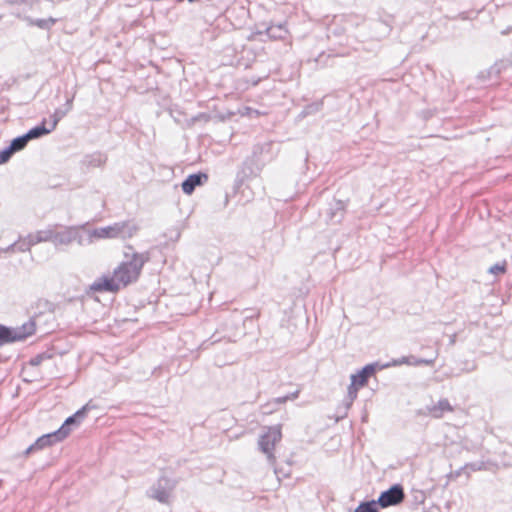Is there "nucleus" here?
I'll list each match as a JSON object with an SVG mask.
<instances>
[{
	"label": "nucleus",
	"instance_id": "nucleus-1",
	"mask_svg": "<svg viewBox=\"0 0 512 512\" xmlns=\"http://www.w3.org/2000/svg\"><path fill=\"white\" fill-rule=\"evenodd\" d=\"M126 260L115 268L112 276L97 278L88 289L89 292H117L122 287L138 280L143 266L150 260L149 252H135L132 246H127Z\"/></svg>",
	"mask_w": 512,
	"mask_h": 512
},
{
	"label": "nucleus",
	"instance_id": "nucleus-2",
	"mask_svg": "<svg viewBox=\"0 0 512 512\" xmlns=\"http://www.w3.org/2000/svg\"><path fill=\"white\" fill-rule=\"evenodd\" d=\"M94 408H96V405L92 404V401H89L73 415L69 416L59 429L38 437L36 441L27 448H45L46 446H51L62 441L72 430L76 429L82 423L87 413Z\"/></svg>",
	"mask_w": 512,
	"mask_h": 512
},
{
	"label": "nucleus",
	"instance_id": "nucleus-3",
	"mask_svg": "<svg viewBox=\"0 0 512 512\" xmlns=\"http://www.w3.org/2000/svg\"><path fill=\"white\" fill-rule=\"evenodd\" d=\"M94 408H96V405L92 404V401H89L73 415L69 416L59 429L38 437L36 441L27 448H45L46 446H51L62 441L72 430L76 429L82 423L87 413Z\"/></svg>",
	"mask_w": 512,
	"mask_h": 512
},
{
	"label": "nucleus",
	"instance_id": "nucleus-4",
	"mask_svg": "<svg viewBox=\"0 0 512 512\" xmlns=\"http://www.w3.org/2000/svg\"><path fill=\"white\" fill-rule=\"evenodd\" d=\"M139 230V226L133 220L115 222L106 227H100L92 230L91 236L98 239H129L132 238Z\"/></svg>",
	"mask_w": 512,
	"mask_h": 512
},
{
	"label": "nucleus",
	"instance_id": "nucleus-5",
	"mask_svg": "<svg viewBox=\"0 0 512 512\" xmlns=\"http://www.w3.org/2000/svg\"><path fill=\"white\" fill-rule=\"evenodd\" d=\"M36 330L35 322L30 319L21 326L8 327L0 324V347L5 344L24 341Z\"/></svg>",
	"mask_w": 512,
	"mask_h": 512
},
{
	"label": "nucleus",
	"instance_id": "nucleus-6",
	"mask_svg": "<svg viewBox=\"0 0 512 512\" xmlns=\"http://www.w3.org/2000/svg\"><path fill=\"white\" fill-rule=\"evenodd\" d=\"M273 146L274 144L272 142H264L261 144H256L253 147L252 158L255 168L247 167L249 169V173H246L245 170H243L245 176H256L261 171L262 167L275 157Z\"/></svg>",
	"mask_w": 512,
	"mask_h": 512
},
{
	"label": "nucleus",
	"instance_id": "nucleus-7",
	"mask_svg": "<svg viewBox=\"0 0 512 512\" xmlns=\"http://www.w3.org/2000/svg\"><path fill=\"white\" fill-rule=\"evenodd\" d=\"M405 498L404 488L401 484L396 483L390 486L387 490L380 493L377 504L381 508L396 506L400 504Z\"/></svg>",
	"mask_w": 512,
	"mask_h": 512
},
{
	"label": "nucleus",
	"instance_id": "nucleus-8",
	"mask_svg": "<svg viewBox=\"0 0 512 512\" xmlns=\"http://www.w3.org/2000/svg\"><path fill=\"white\" fill-rule=\"evenodd\" d=\"M174 488V483L167 477H160L158 481L147 491L148 497L157 500L162 504L169 501L170 493Z\"/></svg>",
	"mask_w": 512,
	"mask_h": 512
},
{
	"label": "nucleus",
	"instance_id": "nucleus-9",
	"mask_svg": "<svg viewBox=\"0 0 512 512\" xmlns=\"http://www.w3.org/2000/svg\"><path fill=\"white\" fill-rule=\"evenodd\" d=\"M51 242L55 245V247L59 246H68L72 242L77 241L79 244L82 242V236L79 233L77 227H65L61 231H56L51 228Z\"/></svg>",
	"mask_w": 512,
	"mask_h": 512
},
{
	"label": "nucleus",
	"instance_id": "nucleus-10",
	"mask_svg": "<svg viewBox=\"0 0 512 512\" xmlns=\"http://www.w3.org/2000/svg\"><path fill=\"white\" fill-rule=\"evenodd\" d=\"M281 438V425L265 427L259 436V448H274Z\"/></svg>",
	"mask_w": 512,
	"mask_h": 512
},
{
	"label": "nucleus",
	"instance_id": "nucleus-11",
	"mask_svg": "<svg viewBox=\"0 0 512 512\" xmlns=\"http://www.w3.org/2000/svg\"><path fill=\"white\" fill-rule=\"evenodd\" d=\"M509 464L502 461L501 463L492 460L490 458H482L481 460L467 463L464 468L470 469L471 471H489L495 473L501 466L506 467Z\"/></svg>",
	"mask_w": 512,
	"mask_h": 512
},
{
	"label": "nucleus",
	"instance_id": "nucleus-12",
	"mask_svg": "<svg viewBox=\"0 0 512 512\" xmlns=\"http://www.w3.org/2000/svg\"><path fill=\"white\" fill-rule=\"evenodd\" d=\"M346 205L342 200L334 199L329 203L326 210V220L331 224H338L342 221L345 214Z\"/></svg>",
	"mask_w": 512,
	"mask_h": 512
},
{
	"label": "nucleus",
	"instance_id": "nucleus-13",
	"mask_svg": "<svg viewBox=\"0 0 512 512\" xmlns=\"http://www.w3.org/2000/svg\"><path fill=\"white\" fill-rule=\"evenodd\" d=\"M436 358H437V355H434L433 357H431L429 359L418 358L413 355L403 356L399 359H394L390 364H387L386 367L399 366V365H403V364L410 365V366H420V365L431 366L434 364Z\"/></svg>",
	"mask_w": 512,
	"mask_h": 512
},
{
	"label": "nucleus",
	"instance_id": "nucleus-14",
	"mask_svg": "<svg viewBox=\"0 0 512 512\" xmlns=\"http://www.w3.org/2000/svg\"><path fill=\"white\" fill-rule=\"evenodd\" d=\"M378 368L379 365L377 363L367 364L356 374L351 375V381L360 387H364L369 378L375 374Z\"/></svg>",
	"mask_w": 512,
	"mask_h": 512
},
{
	"label": "nucleus",
	"instance_id": "nucleus-15",
	"mask_svg": "<svg viewBox=\"0 0 512 512\" xmlns=\"http://www.w3.org/2000/svg\"><path fill=\"white\" fill-rule=\"evenodd\" d=\"M207 178V175L204 173L189 175L181 184L183 192L187 195L192 194L195 188L202 185Z\"/></svg>",
	"mask_w": 512,
	"mask_h": 512
},
{
	"label": "nucleus",
	"instance_id": "nucleus-16",
	"mask_svg": "<svg viewBox=\"0 0 512 512\" xmlns=\"http://www.w3.org/2000/svg\"><path fill=\"white\" fill-rule=\"evenodd\" d=\"M74 97H75V93L72 96L67 97L66 103L64 104L63 107L57 108L54 111L53 115L51 116V118H52L51 129H55L58 122L72 110Z\"/></svg>",
	"mask_w": 512,
	"mask_h": 512
},
{
	"label": "nucleus",
	"instance_id": "nucleus-17",
	"mask_svg": "<svg viewBox=\"0 0 512 512\" xmlns=\"http://www.w3.org/2000/svg\"><path fill=\"white\" fill-rule=\"evenodd\" d=\"M258 33L263 34V31H259ZM264 33L270 39L280 40V39L286 38V36L288 34V30L283 23H280V24L270 25V26L266 27Z\"/></svg>",
	"mask_w": 512,
	"mask_h": 512
},
{
	"label": "nucleus",
	"instance_id": "nucleus-18",
	"mask_svg": "<svg viewBox=\"0 0 512 512\" xmlns=\"http://www.w3.org/2000/svg\"><path fill=\"white\" fill-rule=\"evenodd\" d=\"M453 410L451 404L447 399H440L437 404L429 408L430 414L435 418H441L445 412Z\"/></svg>",
	"mask_w": 512,
	"mask_h": 512
},
{
	"label": "nucleus",
	"instance_id": "nucleus-19",
	"mask_svg": "<svg viewBox=\"0 0 512 512\" xmlns=\"http://www.w3.org/2000/svg\"><path fill=\"white\" fill-rule=\"evenodd\" d=\"M107 161V156L101 152H95L84 157L83 163L87 167H101Z\"/></svg>",
	"mask_w": 512,
	"mask_h": 512
},
{
	"label": "nucleus",
	"instance_id": "nucleus-20",
	"mask_svg": "<svg viewBox=\"0 0 512 512\" xmlns=\"http://www.w3.org/2000/svg\"><path fill=\"white\" fill-rule=\"evenodd\" d=\"M261 451L266 455V458H267L268 462L271 465L274 466V472L277 475L281 474L284 477H289L290 476V474H291L290 469H285L284 467H282V466H280L279 464L276 463V457H275V454H274L275 450L265 449V450H261Z\"/></svg>",
	"mask_w": 512,
	"mask_h": 512
},
{
	"label": "nucleus",
	"instance_id": "nucleus-21",
	"mask_svg": "<svg viewBox=\"0 0 512 512\" xmlns=\"http://www.w3.org/2000/svg\"><path fill=\"white\" fill-rule=\"evenodd\" d=\"M53 130L54 129H51V126L49 128H47L45 126V120H43L40 125H37V126L31 128L25 134H26L28 140L30 141V140H33V139L41 138V137L49 134Z\"/></svg>",
	"mask_w": 512,
	"mask_h": 512
},
{
	"label": "nucleus",
	"instance_id": "nucleus-22",
	"mask_svg": "<svg viewBox=\"0 0 512 512\" xmlns=\"http://www.w3.org/2000/svg\"><path fill=\"white\" fill-rule=\"evenodd\" d=\"M51 237V228H47L27 235V240H30V244L36 245L41 242H51Z\"/></svg>",
	"mask_w": 512,
	"mask_h": 512
},
{
	"label": "nucleus",
	"instance_id": "nucleus-23",
	"mask_svg": "<svg viewBox=\"0 0 512 512\" xmlns=\"http://www.w3.org/2000/svg\"><path fill=\"white\" fill-rule=\"evenodd\" d=\"M26 21L28 22V25L30 26H36L40 29L49 30L52 28L53 25L57 22V19L53 17H49L46 19H33L31 17H27Z\"/></svg>",
	"mask_w": 512,
	"mask_h": 512
},
{
	"label": "nucleus",
	"instance_id": "nucleus-24",
	"mask_svg": "<svg viewBox=\"0 0 512 512\" xmlns=\"http://www.w3.org/2000/svg\"><path fill=\"white\" fill-rule=\"evenodd\" d=\"M360 386L353 383L351 381V384L348 387L347 396L344 399V415L347 413L348 409L351 407L353 401L357 398L358 390Z\"/></svg>",
	"mask_w": 512,
	"mask_h": 512
},
{
	"label": "nucleus",
	"instance_id": "nucleus-25",
	"mask_svg": "<svg viewBox=\"0 0 512 512\" xmlns=\"http://www.w3.org/2000/svg\"><path fill=\"white\" fill-rule=\"evenodd\" d=\"M354 512H379V505L375 500L362 501Z\"/></svg>",
	"mask_w": 512,
	"mask_h": 512
},
{
	"label": "nucleus",
	"instance_id": "nucleus-26",
	"mask_svg": "<svg viewBox=\"0 0 512 512\" xmlns=\"http://www.w3.org/2000/svg\"><path fill=\"white\" fill-rule=\"evenodd\" d=\"M28 142H29V140H28L26 134H23V135H20V136L14 138L10 142V146L12 147L13 151L16 153V152L23 150L27 146Z\"/></svg>",
	"mask_w": 512,
	"mask_h": 512
},
{
	"label": "nucleus",
	"instance_id": "nucleus-27",
	"mask_svg": "<svg viewBox=\"0 0 512 512\" xmlns=\"http://www.w3.org/2000/svg\"><path fill=\"white\" fill-rule=\"evenodd\" d=\"M511 65V62L508 60H501L496 62L493 66H491L488 70V74L490 76H498L503 70L507 69Z\"/></svg>",
	"mask_w": 512,
	"mask_h": 512
},
{
	"label": "nucleus",
	"instance_id": "nucleus-28",
	"mask_svg": "<svg viewBox=\"0 0 512 512\" xmlns=\"http://www.w3.org/2000/svg\"><path fill=\"white\" fill-rule=\"evenodd\" d=\"M488 271L494 275L504 274L506 272V261L498 262L492 265Z\"/></svg>",
	"mask_w": 512,
	"mask_h": 512
},
{
	"label": "nucleus",
	"instance_id": "nucleus-29",
	"mask_svg": "<svg viewBox=\"0 0 512 512\" xmlns=\"http://www.w3.org/2000/svg\"><path fill=\"white\" fill-rule=\"evenodd\" d=\"M13 154H15V152L13 151L10 145L4 148L2 151H0V164L8 162L13 156Z\"/></svg>",
	"mask_w": 512,
	"mask_h": 512
},
{
	"label": "nucleus",
	"instance_id": "nucleus-30",
	"mask_svg": "<svg viewBox=\"0 0 512 512\" xmlns=\"http://www.w3.org/2000/svg\"><path fill=\"white\" fill-rule=\"evenodd\" d=\"M17 242L18 245L16 246V250L19 252H26L30 250L31 246H33L32 244H30V240H27V237H25L24 239L20 238Z\"/></svg>",
	"mask_w": 512,
	"mask_h": 512
},
{
	"label": "nucleus",
	"instance_id": "nucleus-31",
	"mask_svg": "<svg viewBox=\"0 0 512 512\" xmlns=\"http://www.w3.org/2000/svg\"><path fill=\"white\" fill-rule=\"evenodd\" d=\"M50 356H48L47 354L43 353V354H38L36 356H34L33 358L30 359L29 363L30 365L32 366H38L42 363V361L44 359H47L49 358Z\"/></svg>",
	"mask_w": 512,
	"mask_h": 512
},
{
	"label": "nucleus",
	"instance_id": "nucleus-32",
	"mask_svg": "<svg viewBox=\"0 0 512 512\" xmlns=\"http://www.w3.org/2000/svg\"><path fill=\"white\" fill-rule=\"evenodd\" d=\"M287 401L288 400H287L286 395H285V396H282V397H276V398L272 399V401L269 404L281 405V404L286 403Z\"/></svg>",
	"mask_w": 512,
	"mask_h": 512
},
{
	"label": "nucleus",
	"instance_id": "nucleus-33",
	"mask_svg": "<svg viewBox=\"0 0 512 512\" xmlns=\"http://www.w3.org/2000/svg\"><path fill=\"white\" fill-rule=\"evenodd\" d=\"M17 245H18V242H14L11 245H9L8 247H6L5 249H3L2 251L5 253L14 252V251H16Z\"/></svg>",
	"mask_w": 512,
	"mask_h": 512
},
{
	"label": "nucleus",
	"instance_id": "nucleus-34",
	"mask_svg": "<svg viewBox=\"0 0 512 512\" xmlns=\"http://www.w3.org/2000/svg\"><path fill=\"white\" fill-rule=\"evenodd\" d=\"M299 394H300V390L297 389L296 391L286 395V398H287V400H295L299 397Z\"/></svg>",
	"mask_w": 512,
	"mask_h": 512
},
{
	"label": "nucleus",
	"instance_id": "nucleus-35",
	"mask_svg": "<svg viewBox=\"0 0 512 512\" xmlns=\"http://www.w3.org/2000/svg\"><path fill=\"white\" fill-rule=\"evenodd\" d=\"M321 105H322L321 103H317V104L308 106L307 109L309 112L313 111V110H319Z\"/></svg>",
	"mask_w": 512,
	"mask_h": 512
},
{
	"label": "nucleus",
	"instance_id": "nucleus-36",
	"mask_svg": "<svg viewBox=\"0 0 512 512\" xmlns=\"http://www.w3.org/2000/svg\"><path fill=\"white\" fill-rule=\"evenodd\" d=\"M511 31H512V26H511V27L506 28V29H505V30H503L501 33H502L503 35H507V34H509Z\"/></svg>",
	"mask_w": 512,
	"mask_h": 512
},
{
	"label": "nucleus",
	"instance_id": "nucleus-37",
	"mask_svg": "<svg viewBox=\"0 0 512 512\" xmlns=\"http://www.w3.org/2000/svg\"><path fill=\"white\" fill-rule=\"evenodd\" d=\"M20 3H27L29 5H33L34 1L33 0H19Z\"/></svg>",
	"mask_w": 512,
	"mask_h": 512
},
{
	"label": "nucleus",
	"instance_id": "nucleus-38",
	"mask_svg": "<svg viewBox=\"0 0 512 512\" xmlns=\"http://www.w3.org/2000/svg\"><path fill=\"white\" fill-rule=\"evenodd\" d=\"M33 451H34V450H24L23 455H24L25 457H28V456L31 454V452H33Z\"/></svg>",
	"mask_w": 512,
	"mask_h": 512
},
{
	"label": "nucleus",
	"instance_id": "nucleus-39",
	"mask_svg": "<svg viewBox=\"0 0 512 512\" xmlns=\"http://www.w3.org/2000/svg\"><path fill=\"white\" fill-rule=\"evenodd\" d=\"M10 4H19V0H7Z\"/></svg>",
	"mask_w": 512,
	"mask_h": 512
},
{
	"label": "nucleus",
	"instance_id": "nucleus-40",
	"mask_svg": "<svg viewBox=\"0 0 512 512\" xmlns=\"http://www.w3.org/2000/svg\"><path fill=\"white\" fill-rule=\"evenodd\" d=\"M285 463H286L288 466H290V465L292 464V459H291V458H287V459L285 460Z\"/></svg>",
	"mask_w": 512,
	"mask_h": 512
},
{
	"label": "nucleus",
	"instance_id": "nucleus-41",
	"mask_svg": "<svg viewBox=\"0 0 512 512\" xmlns=\"http://www.w3.org/2000/svg\"><path fill=\"white\" fill-rule=\"evenodd\" d=\"M48 1L51 2V3H54V4L61 3L60 0H48Z\"/></svg>",
	"mask_w": 512,
	"mask_h": 512
}]
</instances>
